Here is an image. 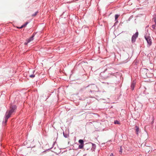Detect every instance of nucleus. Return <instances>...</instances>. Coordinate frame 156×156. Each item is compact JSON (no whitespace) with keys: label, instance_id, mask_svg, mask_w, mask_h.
Returning a JSON list of instances; mask_svg holds the SVG:
<instances>
[{"label":"nucleus","instance_id":"obj_1","mask_svg":"<svg viewBox=\"0 0 156 156\" xmlns=\"http://www.w3.org/2000/svg\"><path fill=\"white\" fill-rule=\"evenodd\" d=\"M16 108V107L15 105L11 106L10 108V110H7L6 112L5 116H6L7 118H9L11 115L15 112Z\"/></svg>","mask_w":156,"mask_h":156},{"label":"nucleus","instance_id":"obj_2","mask_svg":"<svg viewBox=\"0 0 156 156\" xmlns=\"http://www.w3.org/2000/svg\"><path fill=\"white\" fill-rule=\"evenodd\" d=\"M145 38L148 44V47H150L152 44V41L151 37L149 35H146L145 36Z\"/></svg>","mask_w":156,"mask_h":156},{"label":"nucleus","instance_id":"obj_3","mask_svg":"<svg viewBox=\"0 0 156 156\" xmlns=\"http://www.w3.org/2000/svg\"><path fill=\"white\" fill-rule=\"evenodd\" d=\"M138 33L137 32L136 33L133 35L132 37V42L133 43L135 42L136 38L138 37Z\"/></svg>","mask_w":156,"mask_h":156},{"label":"nucleus","instance_id":"obj_4","mask_svg":"<svg viewBox=\"0 0 156 156\" xmlns=\"http://www.w3.org/2000/svg\"><path fill=\"white\" fill-rule=\"evenodd\" d=\"M136 83V81L135 80H134L132 82V84H131V87L132 90H133L134 89L135 86V85Z\"/></svg>","mask_w":156,"mask_h":156},{"label":"nucleus","instance_id":"obj_5","mask_svg":"<svg viewBox=\"0 0 156 156\" xmlns=\"http://www.w3.org/2000/svg\"><path fill=\"white\" fill-rule=\"evenodd\" d=\"M135 130H136V134H137V135H138V132H139V127L137 126H135Z\"/></svg>","mask_w":156,"mask_h":156},{"label":"nucleus","instance_id":"obj_6","mask_svg":"<svg viewBox=\"0 0 156 156\" xmlns=\"http://www.w3.org/2000/svg\"><path fill=\"white\" fill-rule=\"evenodd\" d=\"M34 36V35H33L31 37H30L29 39H28V40H27V43H29L32 41L34 39L33 37Z\"/></svg>","mask_w":156,"mask_h":156},{"label":"nucleus","instance_id":"obj_7","mask_svg":"<svg viewBox=\"0 0 156 156\" xmlns=\"http://www.w3.org/2000/svg\"><path fill=\"white\" fill-rule=\"evenodd\" d=\"M28 22H26L24 24L22 25L20 27H17V28H20V29L22 28L23 27H26V25H27V24H28Z\"/></svg>","mask_w":156,"mask_h":156},{"label":"nucleus","instance_id":"obj_8","mask_svg":"<svg viewBox=\"0 0 156 156\" xmlns=\"http://www.w3.org/2000/svg\"><path fill=\"white\" fill-rule=\"evenodd\" d=\"M79 142L80 144H83V141L82 140H79Z\"/></svg>","mask_w":156,"mask_h":156},{"label":"nucleus","instance_id":"obj_9","mask_svg":"<svg viewBox=\"0 0 156 156\" xmlns=\"http://www.w3.org/2000/svg\"><path fill=\"white\" fill-rule=\"evenodd\" d=\"M84 144H80L79 146V148L80 149H82L83 147Z\"/></svg>","mask_w":156,"mask_h":156},{"label":"nucleus","instance_id":"obj_10","mask_svg":"<svg viewBox=\"0 0 156 156\" xmlns=\"http://www.w3.org/2000/svg\"><path fill=\"white\" fill-rule=\"evenodd\" d=\"M156 27V23H155V24H154V25H153L152 26V28L153 29H155V27Z\"/></svg>","mask_w":156,"mask_h":156},{"label":"nucleus","instance_id":"obj_11","mask_svg":"<svg viewBox=\"0 0 156 156\" xmlns=\"http://www.w3.org/2000/svg\"><path fill=\"white\" fill-rule=\"evenodd\" d=\"M114 123L115 124H119V122L118 121L116 120L114 121Z\"/></svg>","mask_w":156,"mask_h":156},{"label":"nucleus","instance_id":"obj_12","mask_svg":"<svg viewBox=\"0 0 156 156\" xmlns=\"http://www.w3.org/2000/svg\"><path fill=\"white\" fill-rule=\"evenodd\" d=\"M5 123H6V122H7V120H8V119L9 118H7V117L6 116H5Z\"/></svg>","mask_w":156,"mask_h":156},{"label":"nucleus","instance_id":"obj_13","mask_svg":"<svg viewBox=\"0 0 156 156\" xmlns=\"http://www.w3.org/2000/svg\"><path fill=\"white\" fill-rule=\"evenodd\" d=\"M119 16L118 15H115V20H117L118 17H119Z\"/></svg>","mask_w":156,"mask_h":156},{"label":"nucleus","instance_id":"obj_14","mask_svg":"<svg viewBox=\"0 0 156 156\" xmlns=\"http://www.w3.org/2000/svg\"><path fill=\"white\" fill-rule=\"evenodd\" d=\"M29 76L31 78H34L35 77V75L34 74H32L30 75Z\"/></svg>","mask_w":156,"mask_h":156},{"label":"nucleus","instance_id":"obj_15","mask_svg":"<svg viewBox=\"0 0 156 156\" xmlns=\"http://www.w3.org/2000/svg\"><path fill=\"white\" fill-rule=\"evenodd\" d=\"M37 13H38V12H35V13H34V14L32 15V16H36V15L37 14Z\"/></svg>","mask_w":156,"mask_h":156},{"label":"nucleus","instance_id":"obj_16","mask_svg":"<svg viewBox=\"0 0 156 156\" xmlns=\"http://www.w3.org/2000/svg\"><path fill=\"white\" fill-rule=\"evenodd\" d=\"M110 156H114L113 153L111 154Z\"/></svg>","mask_w":156,"mask_h":156},{"label":"nucleus","instance_id":"obj_17","mask_svg":"<svg viewBox=\"0 0 156 156\" xmlns=\"http://www.w3.org/2000/svg\"><path fill=\"white\" fill-rule=\"evenodd\" d=\"M28 43H27V42H26V43H24L25 45H27V44H28Z\"/></svg>","mask_w":156,"mask_h":156},{"label":"nucleus","instance_id":"obj_18","mask_svg":"<svg viewBox=\"0 0 156 156\" xmlns=\"http://www.w3.org/2000/svg\"><path fill=\"white\" fill-rule=\"evenodd\" d=\"M154 21L156 23V19H154Z\"/></svg>","mask_w":156,"mask_h":156}]
</instances>
